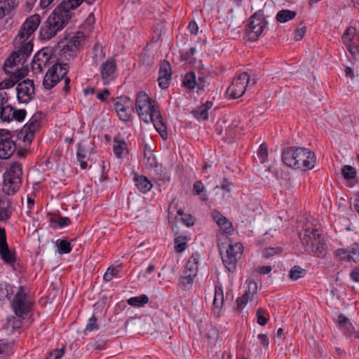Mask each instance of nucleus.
I'll list each match as a JSON object with an SVG mask.
<instances>
[{"instance_id":"1","label":"nucleus","mask_w":359,"mask_h":359,"mask_svg":"<svg viewBox=\"0 0 359 359\" xmlns=\"http://www.w3.org/2000/svg\"><path fill=\"white\" fill-rule=\"evenodd\" d=\"M41 17L34 14L29 17L22 25L17 36L14 39L15 51L4 62V69L26 61L33 49L32 35L40 25Z\"/></svg>"},{"instance_id":"2","label":"nucleus","mask_w":359,"mask_h":359,"mask_svg":"<svg viewBox=\"0 0 359 359\" xmlns=\"http://www.w3.org/2000/svg\"><path fill=\"white\" fill-rule=\"evenodd\" d=\"M74 0H63L52 12L40 28V36L49 40L62 30L72 16V10L76 8Z\"/></svg>"},{"instance_id":"3","label":"nucleus","mask_w":359,"mask_h":359,"mask_svg":"<svg viewBox=\"0 0 359 359\" xmlns=\"http://www.w3.org/2000/svg\"><path fill=\"white\" fill-rule=\"evenodd\" d=\"M282 161L288 167L306 170L314 168L316 158V154L308 149L288 147L282 154Z\"/></svg>"},{"instance_id":"4","label":"nucleus","mask_w":359,"mask_h":359,"mask_svg":"<svg viewBox=\"0 0 359 359\" xmlns=\"http://www.w3.org/2000/svg\"><path fill=\"white\" fill-rule=\"evenodd\" d=\"M299 238L303 247L309 253L318 257H324L326 255V243L318 229H305L303 233H299Z\"/></svg>"},{"instance_id":"5","label":"nucleus","mask_w":359,"mask_h":359,"mask_svg":"<svg viewBox=\"0 0 359 359\" xmlns=\"http://www.w3.org/2000/svg\"><path fill=\"white\" fill-rule=\"evenodd\" d=\"M68 65L66 63H57L48 69L43 77V85L46 89L53 88L60 80H65L63 90L67 93L69 90L70 79L67 76Z\"/></svg>"},{"instance_id":"6","label":"nucleus","mask_w":359,"mask_h":359,"mask_svg":"<svg viewBox=\"0 0 359 359\" xmlns=\"http://www.w3.org/2000/svg\"><path fill=\"white\" fill-rule=\"evenodd\" d=\"M85 36L83 32H77L69 40L60 41L57 43L60 49L58 54L65 60L74 59L76 57L81 43L84 41Z\"/></svg>"},{"instance_id":"7","label":"nucleus","mask_w":359,"mask_h":359,"mask_svg":"<svg viewBox=\"0 0 359 359\" xmlns=\"http://www.w3.org/2000/svg\"><path fill=\"white\" fill-rule=\"evenodd\" d=\"M135 107L138 115L145 123H149L158 111L151 99L142 91L137 94Z\"/></svg>"},{"instance_id":"8","label":"nucleus","mask_w":359,"mask_h":359,"mask_svg":"<svg viewBox=\"0 0 359 359\" xmlns=\"http://www.w3.org/2000/svg\"><path fill=\"white\" fill-rule=\"evenodd\" d=\"M243 252L242 243L238 242L229 244L225 252L221 250L222 262L227 270L233 273L236 271V264Z\"/></svg>"},{"instance_id":"9","label":"nucleus","mask_w":359,"mask_h":359,"mask_svg":"<svg viewBox=\"0 0 359 359\" xmlns=\"http://www.w3.org/2000/svg\"><path fill=\"white\" fill-rule=\"evenodd\" d=\"M266 22L260 12L255 13L245 27V34L250 41H255L262 33Z\"/></svg>"},{"instance_id":"10","label":"nucleus","mask_w":359,"mask_h":359,"mask_svg":"<svg viewBox=\"0 0 359 359\" xmlns=\"http://www.w3.org/2000/svg\"><path fill=\"white\" fill-rule=\"evenodd\" d=\"M32 302L28 299L27 294L22 287H20L15 295L12 302V309L19 318H24L31 309Z\"/></svg>"},{"instance_id":"11","label":"nucleus","mask_w":359,"mask_h":359,"mask_svg":"<svg viewBox=\"0 0 359 359\" xmlns=\"http://www.w3.org/2000/svg\"><path fill=\"white\" fill-rule=\"evenodd\" d=\"M250 81V76L247 72L241 74L233 79L231 84L226 90V94L232 99L241 97L245 93Z\"/></svg>"},{"instance_id":"12","label":"nucleus","mask_w":359,"mask_h":359,"mask_svg":"<svg viewBox=\"0 0 359 359\" xmlns=\"http://www.w3.org/2000/svg\"><path fill=\"white\" fill-rule=\"evenodd\" d=\"M199 255L193 254L189 259L184 269V274L181 278V284L184 289L189 288L196 277L198 269Z\"/></svg>"},{"instance_id":"13","label":"nucleus","mask_w":359,"mask_h":359,"mask_svg":"<svg viewBox=\"0 0 359 359\" xmlns=\"http://www.w3.org/2000/svg\"><path fill=\"white\" fill-rule=\"evenodd\" d=\"M41 113L38 111L34 113L28 122L22 128L20 136L23 138L25 142H31L34 135L41 127Z\"/></svg>"},{"instance_id":"14","label":"nucleus","mask_w":359,"mask_h":359,"mask_svg":"<svg viewBox=\"0 0 359 359\" xmlns=\"http://www.w3.org/2000/svg\"><path fill=\"white\" fill-rule=\"evenodd\" d=\"M16 92L19 102L25 104L29 102L34 98V81L30 79H26L20 82L16 87Z\"/></svg>"},{"instance_id":"15","label":"nucleus","mask_w":359,"mask_h":359,"mask_svg":"<svg viewBox=\"0 0 359 359\" xmlns=\"http://www.w3.org/2000/svg\"><path fill=\"white\" fill-rule=\"evenodd\" d=\"M15 150V144L11 140L8 132H4L0 137V158L7 159L10 158Z\"/></svg>"},{"instance_id":"16","label":"nucleus","mask_w":359,"mask_h":359,"mask_svg":"<svg viewBox=\"0 0 359 359\" xmlns=\"http://www.w3.org/2000/svg\"><path fill=\"white\" fill-rule=\"evenodd\" d=\"M116 69V61L113 57L107 60L102 64L100 71L104 83H109L114 79V74Z\"/></svg>"},{"instance_id":"17","label":"nucleus","mask_w":359,"mask_h":359,"mask_svg":"<svg viewBox=\"0 0 359 359\" xmlns=\"http://www.w3.org/2000/svg\"><path fill=\"white\" fill-rule=\"evenodd\" d=\"M158 83L162 89H166L170 86L172 78V69L170 63L163 60L159 68Z\"/></svg>"},{"instance_id":"18","label":"nucleus","mask_w":359,"mask_h":359,"mask_svg":"<svg viewBox=\"0 0 359 359\" xmlns=\"http://www.w3.org/2000/svg\"><path fill=\"white\" fill-rule=\"evenodd\" d=\"M130 103L131 100L128 97H118L115 102V109L119 118L123 121H128L130 119V114L128 111Z\"/></svg>"},{"instance_id":"19","label":"nucleus","mask_w":359,"mask_h":359,"mask_svg":"<svg viewBox=\"0 0 359 359\" xmlns=\"http://www.w3.org/2000/svg\"><path fill=\"white\" fill-rule=\"evenodd\" d=\"M211 215L222 231L226 233L233 231L232 223L217 210H213Z\"/></svg>"},{"instance_id":"20","label":"nucleus","mask_w":359,"mask_h":359,"mask_svg":"<svg viewBox=\"0 0 359 359\" xmlns=\"http://www.w3.org/2000/svg\"><path fill=\"white\" fill-rule=\"evenodd\" d=\"M49 59V55L44 52H39L36 54L32 62V69L33 72L34 74L41 73L46 67Z\"/></svg>"},{"instance_id":"21","label":"nucleus","mask_w":359,"mask_h":359,"mask_svg":"<svg viewBox=\"0 0 359 359\" xmlns=\"http://www.w3.org/2000/svg\"><path fill=\"white\" fill-rule=\"evenodd\" d=\"M20 184L21 180L4 176L1 193L7 196L13 195L19 189Z\"/></svg>"},{"instance_id":"22","label":"nucleus","mask_w":359,"mask_h":359,"mask_svg":"<svg viewBox=\"0 0 359 359\" xmlns=\"http://www.w3.org/2000/svg\"><path fill=\"white\" fill-rule=\"evenodd\" d=\"M11 214V203L8 197L0 192V221L8 220Z\"/></svg>"},{"instance_id":"23","label":"nucleus","mask_w":359,"mask_h":359,"mask_svg":"<svg viewBox=\"0 0 359 359\" xmlns=\"http://www.w3.org/2000/svg\"><path fill=\"white\" fill-rule=\"evenodd\" d=\"M257 292V284L255 282H250L249 283L248 291H246L245 293L241 297L238 298L236 300L237 303V309H243L248 303V301L250 299H252L255 294Z\"/></svg>"},{"instance_id":"24","label":"nucleus","mask_w":359,"mask_h":359,"mask_svg":"<svg viewBox=\"0 0 359 359\" xmlns=\"http://www.w3.org/2000/svg\"><path fill=\"white\" fill-rule=\"evenodd\" d=\"M150 122H152L154 128L158 132L161 137L164 140L168 137V133L166 130V126L163 121V117L159 114L158 111H156V115L152 117V119L150 120Z\"/></svg>"},{"instance_id":"25","label":"nucleus","mask_w":359,"mask_h":359,"mask_svg":"<svg viewBox=\"0 0 359 359\" xmlns=\"http://www.w3.org/2000/svg\"><path fill=\"white\" fill-rule=\"evenodd\" d=\"M25 62V61H23L20 63L8 67V71H6L4 68V69L6 74L13 75L18 82L20 79L26 76L27 72V69L22 68Z\"/></svg>"},{"instance_id":"26","label":"nucleus","mask_w":359,"mask_h":359,"mask_svg":"<svg viewBox=\"0 0 359 359\" xmlns=\"http://www.w3.org/2000/svg\"><path fill=\"white\" fill-rule=\"evenodd\" d=\"M134 181L135 182L136 187L143 194L149 192L153 187V184L149 179L144 175H135L134 177Z\"/></svg>"},{"instance_id":"27","label":"nucleus","mask_w":359,"mask_h":359,"mask_svg":"<svg viewBox=\"0 0 359 359\" xmlns=\"http://www.w3.org/2000/svg\"><path fill=\"white\" fill-rule=\"evenodd\" d=\"M18 0H1L0 1V19L9 15L13 10L18 7Z\"/></svg>"},{"instance_id":"28","label":"nucleus","mask_w":359,"mask_h":359,"mask_svg":"<svg viewBox=\"0 0 359 359\" xmlns=\"http://www.w3.org/2000/svg\"><path fill=\"white\" fill-rule=\"evenodd\" d=\"M0 257L4 263L10 265H13L16 261L15 252H12L8 245L0 247Z\"/></svg>"},{"instance_id":"29","label":"nucleus","mask_w":359,"mask_h":359,"mask_svg":"<svg viewBox=\"0 0 359 359\" xmlns=\"http://www.w3.org/2000/svg\"><path fill=\"white\" fill-rule=\"evenodd\" d=\"M22 175V165L19 163H12L8 168L6 169L4 176L8 177L11 178H16L21 180Z\"/></svg>"},{"instance_id":"30","label":"nucleus","mask_w":359,"mask_h":359,"mask_svg":"<svg viewBox=\"0 0 359 359\" xmlns=\"http://www.w3.org/2000/svg\"><path fill=\"white\" fill-rule=\"evenodd\" d=\"M213 103L207 101L204 104L198 107L194 111V116L198 119L207 120L208 118V111L212 108Z\"/></svg>"},{"instance_id":"31","label":"nucleus","mask_w":359,"mask_h":359,"mask_svg":"<svg viewBox=\"0 0 359 359\" xmlns=\"http://www.w3.org/2000/svg\"><path fill=\"white\" fill-rule=\"evenodd\" d=\"M193 195L199 196L204 202L208 200V195L205 191V187L201 180L196 181L193 184Z\"/></svg>"},{"instance_id":"32","label":"nucleus","mask_w":359,"mask_h":359,"mask_svg":"<svg viewBox=\"0 0 359 359\" xmlns=\"http://www.w3.org/2000/svg\"><path fill=\"white\" fill-rule=\"evenodd\" d=\"M296 15V11L283 9L278 12L276 19L280 23H285L294 19Z\"/></svg>"},{"instance_id":"33","label":"nucleus","mask_w":359,"mask_h":359,"mask_svg":"<svg viewBox=\"0 0 359 359\" xmlns=\"http://www.w3.org/2000/svg\"><path fill=\"white\" fill-rule=\"evenodd\" d=\"M357 38L356 29L353 27H350L346 29L345 32L342 35L341 39L344 45H346L349 43H355Z\"/></svg>"},{"instance_id":"34","label":"nucleus","mask_w":359,"mask_h":359,"mask_svg":"<svg viewBox=\"0 0 359 359\" xmlns=\"http://www.w3.org/2000/svg\"><path fill=\"white\" fill-rule=\"evenodd\" d=\"M224 302V292L221 286L216 285L215 287V297L213 300V307L215 309H221Z\"/></svg>"},{"instance_id":"35","label":"nucleus","mask_w":359,"mask_h":359,"mask_svg":"<svg viewBox=\"0 0 359 359\" xmlns=\"http://www.w3.org/2000/svg\"><path fill=\"white\" fill-rule=\"evenodd\" d=\"M201 333L208 339L217 338L218 336L217 330L210 324H205L201 328Z\"/></svg>"},{"instance_id":"36","label":"nucleus","mask_w":359,"mask_h":359,"mask_svg":"<svg viewBox=\"0 0 359 359\" xmlns=\"http://www.w3.org/2000/svg\"><path fill=\"white\" fill-rule=\"evenodd\" d=\"M184 86L189 90H193L196 87V76L194 72L187 73L183 79Z\"/></svg>"},{"instance_id":"37","label":"nucleus","mask_w":359,"mask_h":359,"mask_svg":"<svg viewBox=\"0 0 359 359\" xmlns=\"http://www.w3.org/2000/svg\"><path fill=\"white\" fill-rule=\"evenodd\" d=\"M13 345L5 339L0 340V358H4L13 353Z\"/></svg>"},{"instance_id":"38","label":"nucleus","mask_w":359,"mask_h":359,"mask_svg":"<svg viewBox=\"0 0 359 359\" xmlns=\"http://www.w3.org/2000/svg\"><path fill=\"white\" fill-rule=\"evenodd\" d=\"M13 107L10 104L4 105L0 109V118L3 121L10 122L12 121Z\"/></svg>"},{"instance_id":"39","label":"nucleus","mask_w":359,"mask_h":359,"mask_svg":"<svg viewBox=\"0 0 359 359\" xmlns=\"http://www.w3.org/2000/svg\"><path fill=\"white\" fill-rule=\"evenodd\" d=\"M126 149V144L125 141L118 140L117 138H115L114 140L113 149H114V154L118 157H121V156L123 154Z\"/></svg>"},{"instance_id":"40","label":"nucleus","mask_w":359,"mask_h":359,"mask_svg":"<svg viewBox=\"0 0 359 359\" xmlns=\"http://www.w3.org/2000/svg\"><path fill=\"white\" fill-rule=\"evenodd\" d=\"M348 249L350 262H359V243H353Z\"/></svg>"},{"instance_id":"41","label":"nucleus","mask_w":359,"mask_h":359,"mask_svg":"<svg viewBox=\"0 0 359 359\" xmlns=\"http://www.w3.org/2000/svg\"><path fill=\"white\" fill-rule=\"evenodd\" d=\"M149 298L147 295L142 294L139 297H131L128 300V303L130 306H141L147 304Z\"/></svg>"},{"instance_id":"42","label":"nucleus","mask_w":359,"mask_h":359,"mask_svg":"<svg viewBox=\"0 0 359 359\" xmlns=\"http://www.w3.org/2000/svg\"><path fill=\"white\" fill-rule=\"evenodd\" d=\"M175 248L177 252H182L187 248V238L185 236H177L175 238Z\"/></svg>"},{"instance_id":"43","label":"nucleus","mask_w":359,"mask_h":359,"mask_svg":"<svg viewBox=\"0 0 359 359\" xmlns=\"http://www.w3.org/2000/svg\"><path fill=\"white\" fill-rule=\"evenodd\" d=\"M306 271L299 266H294L290 269V278L293 280H297L305 276Z\"/></svg>"},{"instance_id":"44","label":"nucleus","mask_w":359,"mask_h":359,"mask_svg":"<svg viewBox=\"0 0 359 359\" xmlns=\"http://www.w3.org/2000/svg\"><path fill=\"white\" fill-rule=\"evenodd\" d=\"M120 272V266L109 267L104 274L103 278L106 282L111 281L114 277H117Z\"/></svg>"},{"instance_id":"45","label":"nucleus","mask_w":359,"mask_h":359,"mask_svg":"<svg viewBox=\"0 0 359 359\" xmlns=\"http://www.w3.org/2000/svg\"><path fill=\"white\" fill-rule=\"evenodd\" d=\"M20 318H21L17 316V318L13 317L12 318L8 319L6 325L7 329H11V332H13L16 330L20 328L22 325V322Z\"/></svg>"},{"instance_id":"46","label":"nucleus","mask_w":359,"mask_h":359,"mask_svg":"<svg viewBox=\"0 0 359 359\" xmlns=\"http://www.w3.org/2000/svg\"><path fill=\"white\" fill-rule=\"evenodd\" d=\"M338 323L341 327L346 330L348 332H351L353 329L351 323H350L348 318L344 315L340 314L338 316Z\"/></svg>"},{"instance_id":"47","label":"nucleus","mask_w":359,"mask_h":359,"mask_svg":"<svg viewBox=\"0 0 359 359\" xmlns=\"http://www.w3.org/2000/svg\"><path fill=\"white\" fill-rule=\"evenodd\" d=\"M177 214L181 216V220L186 226H191L194 224L195 219L191 215L184 214L182 210H178Z\"/></svg>"},{"instance_id":"48","label":"nucleus","mask_w":359,"mask_h":359,"mask_svg":"<svg viewBox=\"0 0 359 359\" xmlns=\"http://www.w3.org/2000/svg\"><path fill=\"white\" fill-rule=\"evenodd\" d=\"M256 316L257 318V323L262 326L265 325L269 320V314L264 310L259 308L257 309Z\"/></svg>"},{"instance_id":"49","label":"nucleus","mask_w":359,"mask_h":359,"mask_svg":"<svg viewBox=\"0 0 359 359\" xmlns=\"http://www.w3.org/2000/svg\"><path fill=\"white\" fill-rule=\"evenodd\" d=\"M144 163L149 168H156L158 166L157 160L151 152L148 154L144 152Z\"/></svg>"},{"instance_id":"50","label":"nucleus","mask_w":359,"mask_h":359,"mask_svg":"<svg viewBox=\"0 0 359 359\" xmlns=\"http://www.w3.org/2000/svg\"><path fill=\"white\" fill-rule=\"evenodd\" d=\"M344 177L346 180L355 178L356 172L354 168L350 165H345L341 170Z\"/></svg>"},{"instance_id":"51","label":"nucleus","mask_w":359,"mask_h":359,"mask_svg":"<svg viewBox=\"0 0 359 359\" xmlns=\"http://www.w3.org/2000/svg\"><path fill=\"white\" fill-rule=\"evenodd\" d=\"M12 287L6 283H0V300L7 298L12 292Z\"/></svg>"},{"instance_id":"52","label":"nucleus","mask_w":359,"mask_h":359,"mask_svg":"<svg viewBox=\"0 0 359 359\" xmlns=\"http://www.w3.org/2000/svg\"><path fill=\"white\" fill-rule=\"evenodd\" d=\"M97 321V320L95 316H93L91 318H90L86 326L85 332H91L97 330L99 329V325Z\"/></svg>"},{"instance_id":"53","label":"nucleus","mask_w":359,"mask_h":359,"mask_svg":"<svg viewBox=\"0 0 359 359\" xmlns=\"http://www.w3.org/2000/svg\"><path fill=\"white\" fill-rule=\"evenodd\" d=\"M334 255L339 259L346 262H350L348 249L339 248L335 250Z\"/></svg>"},{"instance_id":"54","label":"nucleus","mask_w":359,"mask_h":359,"mask_svg":"<svg viewBox=\"0 0 359 359\" xmlns=\"http://www.w3.org/2000/svg\"><path fill=\"white\" fill-rule=\"evenodd\" d=\"M257 156L259 158L260 163H264L268 158V149L265 144H262L257 151Z\"/></svg>"},{"instance_id":"55","label":"nucleus","mask_w":359,"mask_h":359,"mask_svg":"<svg viewBox=\"0 0 359 359\" xmlns=\"http://www.w3.org/2000/svg\"><path fill=\"white\" fill-rule=\"evenodd\" d=\"M283 249L280 247L265 248L263 250V256L264 257L269 258L272 256L281 253Z\"/></svg>"},{"instance_id":"56","label":"nucleus","mask_w":359,"mask_h":359,"mask_svg":"<svg viewBox=\"0 0 359 359\" xmlns=\"http://www.w3.org/2000/svg\"><path fill=\"white\" fill-rule=\"evenodd\" d=\"M306 31V27L304 25H303L302 22H301L300 25L298 26V27L296 29V31L294 33L295 41H300L305 35Z\"/></svg>"},{"instance_id":"57","label":"nucleus","mask_w":359,"mask_h":359,"mask_svg":"<svg viewBox=\"0 0 359 359\" xmlns=\"http://www.w3.org/2000/svg\"><path fill=\"white\" fill-rule=\"evenodd\" d=\"M26 114L27 112L25 109H15L13 108L12 121L15 120L18 121H24Z\"/></svg>"},{"instance_id":"58","label":"nucleus","mask_w":359,"mask_h":359,"mask_svg":"<svg viewBox=\"0 0 359 359\" xmlns=\"http://www.w3.org/2000/svg\"><path fill=\"white\" fill-rule=\"evenodd\" d=\"M93 54V58L95 62H98L104 57V53L102 51V47L98 44L94 46Z\"/></svg>"},{"instance_id":"59","label":"nucleus","mask_w":359,"mask_h":359,"mask_svg":"<svg viewBox=\"0 0 359 359\" xmlns=\"http://www.w3.org/2000/svg\"><path fill=\"white\" fill-rule=\"evenodd\" d=\"M58 248L63 253H69L72 250V246L69 242L66 240H61L58 245Z\"/></svg>"},{"instance_id":"60","label":"nucleus","mask_w":359,"mask_h":359,"mask_svg":"<svg viewBox=\"0 0 359 359\" xmlns=\"http://www.w3.org/2000/svg\"><path fill=\"white\" fill-rule=\"evenodd\" d=\"M64 352V348L53 350L49 353L48 355L46 357V359H60V358L63 355Z\"/></svg>"},{"instance_id":"61","label":"nucleus","mask_w":359,"mask_h":359,"mask_svg":"<svg viewBox=\"0 0 359 359\" xmlns=\"http://www.w3.org/2000/svg\"><path fill=\"white\" fill-rule=\"evenodd\" d=\"M17 80L14 78L13 75L11 74L9 79H5L1 85L2 86V88H9L13 87L15 83H17Z\"/></svg>"},{"instance_id":"62","label":"nucleus","mask_w":359,"mask_h":359,"mask_svg":"<svg viewBox=\"0 0 359 359\" xmlns=\"http://www.w3.org/2000/svg\"><path fill=\"white\" fill-rule=\"evenodd\" d=\"M347 50L349 51V53L353 55V56H356L358 53H359V50H358V46L356 45V43H349V44H346L345 45Z\"/></svg>"},{"instance_id":"63","label":"nucleus","mask_w":359,"mask_h":359,"mask_svg":"<svg viewBox=\"0 0 359 359\" xmlns=\"http://www.w3.org/2000/svg\"><path fill=\"white\" fill-rule=\"evenodd\" d=\"M109 95V91L108 89H104L102 91L99 92L97 94V98L100 101H105Z\"/></svg>"},{"instance_id":"64","label":"nucleus","mask_w":359,"mask_h":359,"mask_svg":"<svg viewBox=\"0 0 359 359\" xmlns=\"http://www.w3.org/2000/svg\"><path fill=\"white\" fill-rule=\"evenodd\" d=\"M351 279L359 283V267L354 269L350 273Z\"/></svg>"}]
</instances>
